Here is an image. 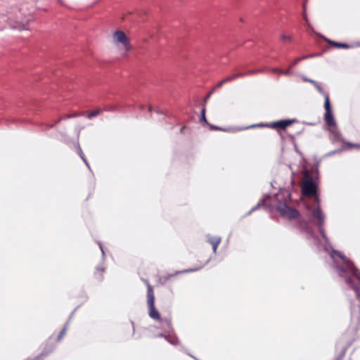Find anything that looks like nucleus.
I'll list each match as a JSON object with an SVG mask.
<instances>
[{
	"instance_id": "nucleus-20",
	"label": "nucleus",
	"mask_w": 360,
	"mask_h": 360,
	"mask_svg": "<svg viewBox=\"0 0 360 360\" xmlns=\"http://www.w3.org/2000/svg\"><path fill=\"white\" fill-rule=\"evenodd\" d=\"M264 200H265L264 199L260 200L259 202L257 203V205L249 211L248 214H250L251 212L257 210L259 207H260L262 205H263L264 204Z\"/></svg>"
},
{
	"instance_id": "nucleus-33",
	"label": "nucleus",
	"mask_w": 360,
	"mask_h": 360,
	"mask_svg": "<svg viewBox=\"0 0 360 360\" xmlns=\"http://www.w3.org/2000/svg\"><path fill=\"white\" fill-rule=\"evenodd\" d=\"M82 114H72V115H66L65 116V118H71V117H77L79 115H81Z\"/></svg>"
},
{
	"instance_id": "nucleus-19",
	"label": "nucleus",
	"mask_w": 360,
	"mask_h": 360,
	"mask_svg": "<svg viewBox=\"0 0 360 360\" xmlns=\"http://www.w3.org/2000/svg\"><path fill=\"white\" fill-rule=\"evenodd\" d=\"M207 241L211 244V245H214V243L216 241H217V240H221V238L219 236H207Z\"/></svg>"
},
{
	"instance_id": "nucleus-22",
	"label": "nucleus",
	"mask_w": 360,
	"mask_h": 360,
	"mask_svg": "<svg viewBox=\"0 0 360 360\" xmlns=\"http://www.w3.org/2000/svg\"><path fill=\"white\" fill-rule=\"evenodd\" d=\"M349 148L348 147H346V146H342V148L340 149H338V150H333L330 153H328V155H332L333 154H335V153H340V151L343 150H345V149H347Z\"/></svg>"
},
{
	"instance_id": "nucleus-5",
	"label": "nucleus",
	"mask_w": 360,
	"mask_h": 360,
	"mask_svg": "<svg viewBox=\"0 0 360 360\" xmlns=\"http://www.w3.org/2000/svg\"><path fill=\"white\" fill-rule=\"evenodd\" d=\"M295 122V120H281L277 122H272L269 124H252L248 127H245L243 128L242 129H248L255 127H269L273 129L276 128H281V129H285L287 127L290 125L291 124L294 123Z\"/></svg>"
},
{
	"instance_id": "nucleus-32",
	"label": "nucleus",
	"mask_w": 360,
	"mask_h": 360,
	"mask_svg": "<svg viewBox=\"0 0 360 360\" xmlns=\"http://www.w3.org/2000/svg\"><path fill=\"white\" fill-rule=\"evenodd\" d=\"M162 323H165L169 328L171 326V322L170 321L167 320V319H165V320H161Z\"/></svg>"
},
{
	"instance_id": "nucleus-24",
	"label": "nucleus",
	"mask_w": 360,
	"mask_h": 360,
	"mask_svg": "<svg viewBox=\"0 0 360 360\" xmlns=\"http://www.w3.org/2000/svg\"><path fill=\"white\" fill-rule=\"evenodd\" d=\"M292 67V66H290V68L286 70H283V73H281L282 75H288V76H290V75H292V72L291 71V68Z\"/></svg>"
},
{
	"instance_id": "nucleus-38",
	"label": "nucleus",
	"mask_w": 360,
	"mask_h": 360,
	"mask_svg": "<svg viewBox=\"0 0 360 360\" xmlns=\"http://www.w3.org/2000/svg\"><path fill=\"white\" fill-rule=\"evenodd\" d=\"M165 336H167V335H165L163 333H160V334L157 335V337H163V338H165Z\"/></svg>"
},
{
	"instance_id": "nucleus-1",
	"label": "nucleus",
	"mask_w": 360,
	"mask_h": 360,
	"mask_svg": "<svg viewBox=\"0 0 360 360\" xmlns=\"http://www.w3.org/2000/svg\"><path fill=\"white\" fill-rule=\"evenodd\" d=\"M331 257L339 271V275L345 278L346 283L354 290L356 297L360 300V290L352 278L360 280V271L340 252L333 249Z\"/></svg>"
},
{
	"instance_id": "nucleus-41",
	"label": "nucleus",
	"mask_w": 360,
	"mask_h": 360,
	"mask_svg": "<svg viewBox=\"0 0 360 360\" xmlns=\"http://www.w3.org/2000/svg\"><path fill=\"white\" fill-rule=\"evenodd\" d=\"M148 110H149V111H151V107H150H150H148Z\"/></svg>"
},
{
	"instance_id": "nucleus-9",
	"label": "nucleus",
	"mask_w": 360,
	"mask_h": 360,
	"mask_svg": "<svg viewBox=\"0 0 360 360\" xmlns=\"http://www.w3.org/2000/svg\"><path fill=\"white\" fill-rule=\"evenodd\" d=\"M332 134L333 140L335 141H342L344 143L343 146L348 148L356 147L360 148V145L353 144L349 142H345L342 140L340 133L337 130L336 127H333L330 130Z\"/></svg>"
},
{
	"instance_id": "nucleus-6",
	"label": "nucleus",
	"mask_w": 360,
	"mask_h": 360,
	"mask_svg": "<svg viewBox=\"0 0 360 360\" xmlns=\"http://www.w3.org/2000/svg\"><path fill=\"white\" fill-rule=\"evenodd\" d=\"M112 39L116 45L122 44L127 51L131 49L129 40L124 32L120 30L115 32Z\"/></svg>"
},
{
	"instance_id": "nucleus-35",
	"label": "nucleus",
	"mask_w": 360,
	"mask_h": 360,
	"mask_svg": "<svg viewBox=\"0 0 360 360\" xmlns=\"http://www.w3.org/2000/svg\"><path fill=\"white\" fill-rule=\"evenodd\" d=\"M223 84H224V80L222 79L221 82H219L217 84L216 87H217V88H220V87H221V86H222V85H223Z\"/></svg>"
},
{
	"instance_id": "nucleus-36",
	"label": "nucleus",
	"mask_w": 360,
	"mask_h": 360,
	"mask_svg": "<svg viewBox=\"0 0 360 360\" xmlns=\"http://www.w3.org/2000/svg\"><path fill=\"white\" fill-rule=\"evenodd\" d=\"M98 245H99V248H100V249H101V250L102 252V255H103V256H104V250H103V245H102V244L101 243H98Z\"/></svg>"
},
{
	"instance_id": "nucleus-10",
	"label": "nucleus",
	"mask_w": 360,
	"mask_h": 360,
	"mask_svg": "<svg viewBox=\"0 0 360 360\" xmlns=\"http://www.w3.org/2000/svg\"><path fill=\"white\" fill-rule=\"evenodd\" d=\"M257 71H249L248 72H241V73H238V74H235V75H233L231 76H229V77H227L226 78H224L223 80H224V84L225 83H227V82H229L235 79H237L238 77H243L245 75H251V74H253L255 72H256Z\"/></svg>"
},
{
	"instance_id": "nucleus-29",
	"label": "nucleus",
	"mask_w": 360,
	"mask_h": 360,
	"mask_svg": "<svg viewBox=\"0 0 360 360\" xmlns=\"http://www.w3.org/2000/svg\"><path fill=\"white\" fill-rule=\"evenodd\" d=\"M271 72H274V73H278V74H281L283 73V70L280 68H273L271 69Z\"/></svg>"
},
{
	"instance_id": "nucleus-26",
	"label": "nucleus",
	"mask_w": 360,
	"mask_h": 360,
	"mask_svg": "<svg viewBox=\"0 0 360 360\" xmlns=\"http://www.w3.org/2000/svg\"><path fill=\"white\" fill-rule=\"evenodd\" d=\"M303 18L305 20V22H307L308 18L306 14V3L303 4Z\"/></svg>"
},
{
	"instance_id": "nucleus-14",
	"label": "nucleus",
	"mask_w": 360,
	"mask_h": 360,
	"mask_svg": "<svg viewBox=\"0 0 360 360\" xmlns=\"http://www.w3.org/2000/svg\"><path fill=\"white\" fill-rule=\"evenodd\" d=\"M309 82L311 83L315 86V88L318 90V91L320 94H321L322 95H323L324 97H325V95H328L327 93L324 92V91L322 89V87L321 86V85L316 81L309 80Z\"/></svg>"
},
{
	"instance_id": "nucleus-34",
	"label": "nucleus",
	"mask_w": 360,
	"mask_h": 360,
	"mask_svg": "<svg viewBox=\"0 0 360 360\" xmlns=\"http://www.w3.org/2000/svg\"><path fill=\"white\" fill-rule=\"evenodd\" d=\"M304 227L306 229V231L308 233H311L312 234L313 233V231L312 230L308 227V226L307 224L304 225Z\"/></svg>"
},
{
	"instance_id": "nucleus-15",
	"label": "nucleus",
	"mask_w": 360,
	"mask_h": 360,
	"mask_svg": "<svg viewBox=\"0 0 360 360\" xmlns=\"http://www.w3.org/2000/svg\"><path fill=\"white\" fill-rule=\"evenodd\" d=\"M11 27L13 28L19 29V30H25L26 29V26H25L24 22L18 21V20H16L15 25H11Z\"/></svg>"
},
{
	"instance_id": "nucleus-12",
	"label": "nucleus",
	"mask_w": 360,
	"mask_h": 360,
	"mask_svg": "<svg viewBox=\"0 0 360 360\" xmlns=\"http://www.w3.org/2000/svg\"><path fill=\"white\" fill-rule=\"evenodd\" d=\"M326 41L327 42H328L330 44H331L335 47H338V48L348 49L349 47V46L347 44L336 42V41H330L329 39H326Z\"/></svg>"
},
{
	"instance_id": "nucleus-28",
	"label": "nucleus",
	"mask_w": 360,
	"mask_h": 360,
	"mask_svg": "<svg viewBox=\"0 0 360 360\" xmlns=\"http://www.w3.org/2000/svg\"><path fill=\"white\" fill-rule=\"evenodd\" d=\"M281 38L283 41H285V40L290 41L291 39H292V37L290 36H288V35H285V34H282Z\"/></svg>"
},
{
	"instance_id": "nucleus-27",
	"label": "nucleus",
	"mask_w": 360,
	"mask_h": 360,
	"mask_svg": "<svg viewBox=\"0 0 360 360\" xmlns=\"http://www.w3.org/2000/svg\"><path fill=\"white\" fill-rule=\"evenodd\" d=\"M301 60H302V57H300V58H297L296 59H295V60L293 61L292 64L290 66L293 67L294 65H297V64H298Z\"/></svg>"
},
{
	"instance_id": "nucleus-11",
	"label": "nucleus",
	"mask_w": 360,
	"mask_h": 360,
	"mask_svg": "<svg viewBox=\"0 0 360 360\" xmlns=\"http://www.w3.org/2000/svg\"><path fill=\"white\" fill-rule=\"evenodd\" d=\"M165 340H167L169 343L172 345H176L179 343V340L176 336L173 335H167V336H165Z\"/></svg>"
},
{
	"instance_id": "nucleus-25",
	"label": "nucleus",
	"mask_w": 360,
	"mask_h": 360,
	"mask_svg": "<svg viewBox=\"0 0 360 360\" xmlns=\"http://www.w3.org/2000/svg\"><path fill=\"white\" fill-rule=\"evenodd\" d=\"M220 243H221V240H217V241H216L214 245H212L213 252L214 253L217 252V247H218V245H219V244Z\"/></svg>"
},
{
	"instance_id": "nucleus-31",
	"label": "nucleus",
	"mask_w": 360,
	"mask_h": 360,
	"mask_svg": "<svg viewBox=\"0 0 360 360\" xmlns=\"http://www.w3.org/2000/svg\"><path fill=\"white\" fill-rule=\"evenodd\" d=\"M210 128L212 129H214V130H221V131H223L224 129L219 127H217V126H214V125H210Z\"/></svg>"
},
{
	"instance_id": "nucleus-3",
	"label": "nucleus",
	"mask_w": 360,
	"mask_h": 360,
	"mask_svg": "<svg viewBox=\"0 0 360 360\" xmlns=\"http://www.w3.org/2000/svg\"><path fill=\"white\" fill-rule=\"evenodd\" d=\"M274 207L282 217L288 219H297L300 215L296 209L288 206L285 202L278 201Z\"/></svg>"
},
{
	"instance_id": "nucleus-7",
	"label": "nucleus",
	"mask_w": 360,
	"mask_h": 360,
	"mask_svg": "<svg viewBox=\"0 0 360 360\" xmlns=\"http://www.w3.org/2000/svg\"><path fill=\"white\" fill-rule=\"evenodd\" d=\"M324 108L326 112L324 115V120L326 123L332 127H336V123L333 117L332 109L330 104L329 96L325 95Z\"/></svg>"
},
{
	"instance_id": "nucleus-8",
	"label": "nucleus",
	"mask_w": 360,
	"mask_h": 360,
	"mask_svg": "<svg viewBox=\"0 0 360 360\" xmlns=\"http://www.w3.org/2000/svg\"><path fill=\"white\" fill-rule=\"evenodd\" d=\"M302 192L304 195L313 196L316 193V186L312 180L304 181L302 186Z\"/></svg>"
},
{
	"instance_id": "nucleus-37",
	"label": "nucleus",
	"mask_w": 360,
	"mask_h": 360,
	"mask_svg": "<svg viewBox=\"0 0 360 360\" xmlns=\"http://www.w3.org/2000/svg\"><path fill=\"white\" fill-rule=\"evenodd\" d=\"M211 94H212V92H210V93L207 94V96H206V98H205V102H206V101L208 100V98L210 97Z\"/></svg>"
},
{
	"instance_id": "nucleus-2",
	"label": "nucleus",
	"mask_w": 360,
	"mask_h": 360,
	"mask_svg": "<svg viewBox=\"0 0 360 360\" xmlns=\"http://www.w3.org/2000/svg\"><path fill=\"white\" fill-rule=\"evenodd\" d=\"M314 204V207H307L309 210V217L313 221L316 220V224L319 227V232L321 234L322 237L325 239L326 242L328 243V238L323 228V226L325 222V215L319 207V200L318 197H315Z\"/></svg>"
},
{
	"instance_id": "nucleus-40",
	"label": "nucleus",
	"mask_w": 360,
	"mask_h": 360,
	"mask_svg": "<svg viewBox=\"0 0 360 360\" xmlns=\"http://www.w3.org/2000/svg\"><path fill=\"white\" fill-rule=\"evenodd\" d=\"M306 25H307L308 27H311L310 23H309V20H307V22H306Z\"/></svg>"
},
{
	"instance_id": "nucleus-18",
	"label": "nucleus",
	"mask_w": 360,
	"mask_h": 360,
	"mask_svg": "<svg viewBox=\"0 0 360 360\" xmlns=\"http://www.w3.org/2000/svg\"><path fill=\"white\" fill-rule=\"evenodd\" d=\"M78 153H79V155L80 156V158L82 159V160L84 162V163L86 164V165L88 167L89 169H90V166L86 160V159L85 158V156L80 148L79 146H78Z\"/></svg>"
},
{
	"instance_id": "nucleus-13",
	"label": "nucleus",
	"mask_w": 360,
	"mask_h": 360,
	"mask_svg": "<svg viewBox=\"0 0 360 360\" xmlns=\"http://www.w3.org/2000/svg\"><path fill=\"white\" fill-rule=\"evenodd\" d=\"M202 267V266H200L199 267H197V268H194V269H184L183 271H176L174 275H177V274H184V273H190V272H193V271H195L198 269H200ZM174 276V274H169L167 277V278H170L171 276Z\"/></svg>"
},
{
	"instance_id": "nucleus-30",
	"label": "nucleus",
	"mask_w": 360,
	"mask_h": 360,
	"mask_svg": "<svg viewBox=\"0 0 360 360\" xmlns=\"http://www.w3.org/2000/svg\"><path fill=\"white\" fill-rule=\"evenodd\" d=\"M315 56H318V54H309V55H306V56H304L302 57V60H304V59H307V58H312Z\"/></svg>"
},
{
	"instance_id": "nucleus-21",
	"label": "nucleus",
	"mask_w": 360,
	"mask_h": 360,
	"mask_svg": "<svg viewBox=\"0 0 360 360\" xmlns=\"http://www.w3.org/2000/svg\"><path fill=\"white\" fill-rule=\"evenodd\" d=\"M200 121L207 124V121L205 117V108H203L200 112Z\"/></svg>"
},
{
	"instance_id": "nucleus-17",
	"label": "nucleus",
	"mask_w": 360,
	"mask_h": 360,
	"mask_svg": "<svg viewBox=\"0 0 360 360\" xmlns=\"http://www.w3.org/2000/svg\"><path fill=\"white\" fill-rule=\"evenodd\" d=\"M78 153H79V155L80 156V158L82 159V160L84 162V163L86 164V165L88 167L89 169H90V166L86 160V159L85 158V156L80 148L79 146H78Z\"/></svg>"
},
{
	"instance_id": "nucleus-23",
	"label": "nucleus",
	"mask_w": 360,
	"mask_h": 360,
	"mask_svg": "<svg viewBox=\"0 0 360 360\" xmlns=\"http://www.w3.org/2000/svg\"><path fill=\"white\" fill-rule=\"evenodd\" d=\"M66 330H67V325L60 331V334H59V335L58 337V341H60L62 339V338L64 335V334L65 333Z\"/></svg>"
},
{
	"instance_id": "nucleus-39",
	"label": "nucleus",
	"mask_w": 360,
	"mask_h": 360,
	"mask_svg": "<svg viewBox=\"0 0 360 360\" xmlns=\"http://www.w3.org/2000/svg\"><path fill=\"white\" fill-rule=\"evenodd\" d=\"M302 78H303V79H304V81L308 82H309V80H311V79L307 78V77H303Z\"/></svg>"
},
{
	"instance_id": "nucleus-16",
	"label": "nucleus",
	"mask_w": 360,
	"mask_h": 360,
	"mask_svg": "<svg viewBox=\"0 0 360 360\" xmlns=\"http://www.w3.org/2000/svg\"><path fill=\"white\" fill-rule=\"evenodd\" d=\"M103 110L100 108L98 109H96V110H94L92 112H91L88 115H87V117L89 119H92L93 117H96L97 115H98Z\"/></svg>"
},
{
	"instance_id": "nucleus-4",
	"label": "nucleus",
	"mask_w": 360,
	"mask_h": 360,
	"mask_svg": "<svg viewBox=\"0 0 360 360\" xmlns=\"http://www.w3.org/2000/svg\"><path fill=\"white\" fill-rule=\"evenodd\" d=\"M147 302L149 308V316L156 320H160V316L155 307V296L153 288L150 284H147Z\"/></svg>"
}]
</instances>
